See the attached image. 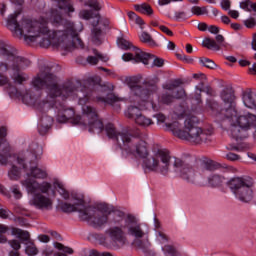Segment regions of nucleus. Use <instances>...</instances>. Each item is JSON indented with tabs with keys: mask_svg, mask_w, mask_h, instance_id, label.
<instances>
[{
	"mask_svg": "<svg viewBox=\"0 0 256 256\" xmlns=\"http://www.w3.org/2000/svg\"><path fill=\"white\" fill-rule=\"evenodd\" d=\"M21 12H15L10 14L7 19L6 27L11 31L13 37L16 39H24L27 45L36 43L39 39L40 47L47 49L48 47H59L64 51L71 52L74 49H84L85 44L83 40L79 38V33L83 31V23L77 24L64 20L61 16V12L57 9H53L50 12V21L55 26L63 25L64 30L51 31L47 27L49 20L40 17L38 20L24 17L20 22H17V17Z\"/></svg>",
	"mask_w": 256,
	"mask_h": 256,
	"instance_id": "obj_1",
	"label": "nucleus"
},
{
	"mask_svg": "<svg viewBox=\"0 0 256 256\" xmlns=\"http://www.w3.org/2000/svg\"><path fill=\"white\" fill-rule=\"evenodd\" d=\"M31 85L36 91L48 89V99L57 97H61L64 101L69 97L79 99V105H82V116H75V110L72 108L64 109L58 112V123H67L71 120L73 125H80L84 129H88L89 133H102L105 129L103 121L99 119L97 109L85 105L90 99L89 89L83 86L81 81L68 80L59 85L57 76L51 73L50 68H41L39 73L32 78Z\"/></svg>",
	"mask_w": 256,
	"mask_h": 256,
	"instance_id": "obj_2",
	"label": "nucleus"
},
{
	"mask_svg": "<svg viewBox=\"0 0 256 256\" xmlns=\"http://www.w3.org/2000/svg\"><path fill=\"white\" fill-rule=\"evenodd\" d=\"M0 56L5 61V63L0 64V73H7L11 69L13 71L11 79L17 85H23L29 79V76L22 71L31 65V61L19 56L15 47L3 40H0Z\"/></svg>",
	"mask_w": 256,
	"mask_h": 256,
	"instance_id": "obj_3",
	"label": "nucleus"
},
{
	"mask_svg": "<svg viewBox=\"0 0 256 256\" xmlns=\"http://www.w3.org/2000/svg\"><path fill=\"white\" fill-rule=\"evenodd\" d=\"M197 123H199L197 117L190 116L184 121V128H182L181 124L177 121L166 123L165 126L173 133L174 137H178V139H182L183 141H189L196 145L211 141L213 129H202L197 126Z\"/></svg>",
	"mask_w": 256,
	"mask_h": 256,
	"instance_id": "obj_4",
	"label": "nucleus"
},
{
	"mask_svg": "<svg viewBox=\"0 0 256 256\" xmlns=\"http://www.w3.org/2000/svg\"><path fill=\"white\" fill-rule=\"evenodd\" d=\"M107 137L116 141L122 151H125L128 155H134L140 159L149 157V149L147 148V142L141 140L139 137L131 136L128 132H119L115 128V125L108 123L105 126Z\"/></svg>",
	"mask_w": 256,
	"mask_h": 256,
	"instance_id": "obj_5",
	"label": "nucleus"
},
{
	"mask_svg": "<svg viewBox=\"0 0 256 256\" xmlns=\"http://www.w3.org/2000/svg\"><path fill=\"white\" fill-rule=\"evenodd\" d=\"M59 207L63 213H78L80 221H86L94 229H101L107 223V215L92 205H86L83 199H78L74 204L61 202Z\"/></svg>",
	"mask_w": 256,
	"mask_h": 256,
	"instance_id": "obj_6",
	"label": "nucleus"
},
{
	"mask_svg": "<svg viewBox=\"0 0 256 256\" xmlns=\"http://www.w3.org/2000/svg\"><path fill=\"white\" fill-rule=\"evenodd\" d=\"M101 213L106 215L107 222L104 225H109L108 229L105 230V235L110 238L112 243H120V245H125L127 242V227L128 222H125V212L115 210V207L109 206L107 204L103 205Z\"/></svg>",
	"mask_w": 256,
	"mask_h": 256,
	"instance_id": "obj_7",
	"label": "nucleus"
},
{
	"mask_svg": "<svg viewBox=\"0 0 256 256\" xmlns=\"http://www.w3.org/2000/svg\"><path fill=\"white\" fill-rule=\"evenodd\" d=\"M24 187H26L28 193L33 195L32 199L29 201V204L40 211H51L53 209V199L47 196V193L51 191V183L42 182L39 183L36 180L27 178L23 182Z\"/></svg>",
	"mask_w": 256,
	"mask_h": 256,
	"instance_id": "obj_8",
	"label": "nucleus"
},
{
	"mask_svg": "<svg viewBox=\"0 0 256 256\" xmlns=\"http://www.w3.org/2000/svg\"><path fill=\"white\" fill-rule=\"evenodd\" d=\"M141 76H128L124 79V83L129 87L131 94L140 99V107L142 109H152V111H157L159 106L149 102V97L152 93L157 91V85L151 82H143L141 85Z\"/></svg>",
	"mask_w": 256,
	"mask_h": 256,
	"instance_id": "obj_9",
	"label": "nucleus"
},
{
	"mask_svg": "<svg viewBox=\"0 0 256 256\" xmlns=\"http://www.w3.org/2000/svg\"><path fill=\"white\" fill-rule=\"evenodd\" d=\"M171 165V154L167 149H159L152 156H146L142 162L145 173H158L167 177Z\"/></svg>",
	"mask_w": 256,
	"mask_h": 256,
	"instance_id": "obj_10",
	"label": "nucleus"
},
{
	"mask_svg": "<svg viewBox=\"0 0 256 256\" xmlns=\"http://www.w3.org/2000/svg\"><path fill=\"white\" fill-rule=\"evenodd\" d=\"M220 97L225 105V108L219 105V102L215 100H208L207 105L211 109L212 114L218 117L219 121L224 119H233L237 116V111L233 108V102L235 101V93L231 88H224L220 93Z\"/></svg>",
	"mask_w": 256,
	"mask_h": 256,
	"instance_id": "obj_11",
	"label": "nucleus"
},
{
	"mask_svg": "<svg viewBox=\"0 0 256 256\" xmlns=\"http://www.w3.org/2000/svg\"><path fill=\"white\" fill-rule=\"evenodd\" d=\"M227 185L241 203L253 201V178L249 176L234 177L227 182Z\"/></svg>",
	"mask_w": 256,
	"mask_h": 256,
	"instance_id": "obj_12",
	"label": "nucleus"
},
{
	"mask_svg": "<svg viewBox=\"0 0 256 256\" xmlns=\"http://www.w3.org/2000/svg\"><path fill=\"white\" fill-rule=\"evenodd\" d=\"M17 161L18 165H21L27 172L28 177H33L34 179H46L47 171L37 167L39 156L35 151H27L24 154V157H18Z\"/></svg>",
	"mask_w": 256,
	"mask_h": 256,
	"instance_id": "obj_13",
	"label": "nucleus"
},
{
	"mask_svg": "<svg viewBox=\"0 0 256 256\" xmlns=\"http://www.w3.org/2000/svg\"><path fill=\"white\" fill-rule=\"evenodd\" d=\"M174 173L186 181L187 183H195V179L197 178V172L195 168L181 160V158H175L173 163Z\"/></svg>",
	"mask_w": 256,
	"mask_h": 256,
	"instance_id": "obj_14",
	"label": "nucleus"
},
{
	"mask_svg": "<svg viewBox=\"0 0 256 256\" xmlns=\"http://www.w3.org/2000/svg\"><path fill=\"white\" fill-rule=\"evenodd\" d=\"M125 223H128L126 231L131 237L135 239H143L147 235V231L143 230L140 223H137V218L131 214L125 217Z\"/></svg>",
	"mask_w": 256,
	"mask_h": 256,
	"instance_id": "obj_15",
	"label": "nucleus"
},
{
	"mask_svg": "<svg viewBox=\"0 0 256 256\" xmlns=\"http://www.w3.org/2000/svg\"><path fill=\"white\" fill-rule=\"evenodd\" d=\"M134 53H125L122 56L123 61H133L134 63H143V65H149L151 59H155V56L141 51L137 47H133Z\"/></svg>",
	"mask_w": 256,
	"mask_h": 256,
	"instance_id": "obj_16",
	"label": "nucleus"
},
{
	"mask_svg": "<svg viewBox=\"0 0 256 256\" xmlns=\"http://www.w3.org/2000/svg\"><path fill=\"white\" fill-rule=\"evenodd\" d=\"M7 137V128L0 127V163L7 165V160L11 157V146L5 139Z\"/></svg>",
	"mask_w": 256,
	"mask_h": 256,
	"instance_id": "obj_17",
	"label": "nucleus"
},
{
	"mask_svg": "<svg viewBox=\"0 0 256 256\" xmlns=\"http://www.w3.org/2000/svg\"><path fill=\"white\" fill-rule=\"evenodd\" d=\"M22 101L25 105H37L40 109H51V107H55V101L47 99L39 102V98L33 96V92L30 90L26 91L22 96Z\"/></svg>",
	"mask_w": 256,
	"mask_h": 256,
	"instance_id": "obj_18",
	"label": "nucleus"
},
{
	"mask_svg": "<svg viewBox=\"0 0 256 256\" xmlns=\"http://www.w3.org/2000/svg\"><path fill=\"white\" fill-rule=\"evenodd\" d=\"M217 169H221V164L211 159H204L200 162V165L198 166V173L200 175H205L207 171H217Z\"/></svg>",
	"mask_w": 256,
	"mask_h": 256,
	"instance_id": "obj_19",
	"label": "nucleus"
},
{
	"mask_svg": "<svg viewBox=\"0 0 256 256\" xmlns=\"http://www.w3.org/2000/svg\"><path fill=\"white\" fill-rule=\"evenodd\" d=\"M237 123L238 126L241 127L242 129H251V126L255 125L256 123V115L248 113L245 115H240L237 118Z\"/></svg>",
	"mask_w": 256,
	"mask_h": 256,
	"instance_id": "obj_20",
	"label": "nucleus"
},
{
	"mask_svg": "<svg viewBox=\"0 0 256 256\" xmlns=\"http://www.w3.org/2000/svg\"><path fill=\"white\" fill-rule=\"evenodd\" d=\"M137 103H138V106H129L127 111L125 112V116L128 117V119H137V117L141 116L142 113H141V110L143 111H149L150 109H147V108H141V100L140 98H137Z\"/></svg>",
	"mask_w": 256,
	"mask_h": 256,
	"instance_id": "obj_21",
	"label": "nucleus"
},
{
	"mask_svg": "<svg viewBox=\"0 0 256 256\" xmlns=\"http://www.w3.org/2000/svg\"><path fill=\"white\" fill-rule=\"evenodd\" d=\"M243 103L248 109H256V93L249 90L244 91L242 95Z\"/></svg>",
	"mask_w": 256,
	"mask_h": 256,
	"instance_id": "obj_22",
	"label": "nucleus"
},
{
	"mask_svg": "<svg viewBox=\"0 0 256 256\" xmlns=\"http://www.w3.org/2000/svg\"><path fill=\"white\" fill-rule=\"evenodd\" d=\"M148 101L153 103V105H157L159 107L157 110L154 111H159V109H161V105H171V103L175 101V97L169 92H165L158 97V103H155L151 100Z\"/></svg>",
	"mask_w": 256,
	"mask_h": 256,
	"instance_id": "obj_23",
	"label": "nucleus"
},
{
	"mask_svg": "<svg viewBox=\"0 0 256 256\" xmlns=\"http://www.w3.org/2000/svg\"><path fill=\"white\" fill-rule=\"evenodd\" d=\"M51 125H53V118L51 116L42 117L38 125V133L40 135H47V132L51 129Z\"/></svg>",
	"mask_w": 256,
	"mask_h": 256,
	"instance_id": "obj_24",
	"label": "nucleus"
},
{
	"mask_svg": "<svg viewBox=\"0 0 256 256\" xmlns=\"http://www.w3.org/2000/svg\"><path fill=\"white\" fill-rule=\"evenodd\" d=\"M12 235H15L22 243L31 242V234H29V231L20 228H12Z\"/></svg>",
	"mask_w": 256,
	"mask_h": 256,
	"instance_id": "obj_25",
	"label": "nucleus"
},
{
	"mask_svg": "<svg viewBox=\"0 0 256 256\" xmlns=\"http://www.w3.org/2000/svg\"><path fill=\"white\" fill-rule=\"evenodd\" d=\"M231 135L236 141L247 139V130L241 126L234 125L231 127Z\"/></svg>",
	"mask_w": 256,
	"mask_h": 256,
	"instance_id": "obj_26",
	"label": "nucleus"
},
{
	"mask_svg": "<svg viewBox=\"0 0 256 256\" xmlns=\"http://www.w3.org/2000/svg\"><path fill=\"white\" fill-rule=\"evenodd\" d=\"M208 185L213 188L223 187L225 178L219 174H213L208 177Z\"/></svg>",
	"mask_w": 256,
	"mask_h": 256,
	"instance_id": "obj_27",
	"label": "nucleus"
},
{
	"mask_svg": "<svg viewBox=\"0 0 256 256\" xmlns=\"http://www.w3.org/2000/svg\"><path fill=\"white\" fill-rule=\"evenodd\" d=\"M94 53L96 56H88L86 59V61H87V63H89V65H97V63H99V59H100V61H103L104 63H107V61H109V58H107V56H103L102 54L97 52V50H94Z\"/></svg>",
	"mask_w": 256,
	"mask_h": 256,
	"instance_id": "obj_28",
	"label": "nucleus"
},
{
	"mask_svg": "<svg viewBox=\"0 0 256 256\" xmlns=\"http://www.w3.org/2000/svg\"><path fill=\"white\" fill-rule=\"evenodd\" d=\"M58 1V8L62 11H65V13H75V7H73V4H71L70 0H57Z\"/></svg>",
	"mask_w": 256,
	"mask_h": 256,
	"instance_id": "obj_29",
	"label": "nucleus"
},
{
	"mask_svg": "<svg viewBox=\"0 0 256 256\" xmlns=\"http://www.w3.org/2000/svg\"><path fill=\"white\" fill-rule=\"evenodd\" d=\"M5 85H8L9 93H12L13 95L17 93V88L11 85L9 77H7V75L5 74L0 73V87H3Z\"/></svg>",
	"mask_w": 256,
	"mask_h": 256,
	"instance_id": "obj_30",
	"label": "nucleus"
},
{
	"mask_svg": "<svg viewBox=\"0 0 256 256\" xmlns=\"http://www.w3.org/2000/svg\"><path fill=\"white\" fill-rule=\"evenodd\" d=\"M54 247H55L56 249H58V251H62V252H63V253H61V252L55 253L54 256H67V254H68V255H73V250H72V248H69V247H67V246H65V245H63V244H61V243H59V242H56V243L54 244ZM66 253H67V254H66Z\"/></svg>",
	"mask_w": 256,
	"mask_h": 256,
	"instance_id": "obj_31",
	"label": "nucleus"
},
{
	"mask_svg": "<svg viewBox=\"0 0 256 256\" xmlns=\"http://www.w3.org/2000/svg\"><path fill=\"white\" fill-rule=\"evenodd\" d=\"M98 101H102V103H107L108 105H112L115 106L117 105V107H119V103L121 101V98L117 97L115 94H109L106 98H98Z\"/></svg>",
	"mask_w": 256,
	"mask_h": 256,
	"instance_id": "obj_32",
	"label": "nucleus"
},
{
	"mask_svg": "<svg viewBox=\"0 0 256 256\" xmlns=\"http://www.w3.org/2000/svg\"><path fill=\"white\" fill-rule=\"evenodd\" d=\"M135 11H138V13H142L143 15H153V8H151V5L147 3H143L141 5L136 4L134 5Z\"/></svg>",
	"mask_w": 256,
	"mask_h": 256,
	"instance_id": "obj_33",
	"label": "nucleus"
},
{
	"mask_svg": "<svg viewBox=\"0 0 256 256\" xmlns=\"http://www.w3.org/2000/svg\"><path fill=\"white\" fill-rule=\"evenodd\" d=\"M135 123L139 125V127H150V125H153V120L142 114L135 118Z\"/></svg>",
	"mask_w": 256,
	"mask_h": 256,
	"instance_id": "obj_34",
	"label": "nucleus"
},
{
	"mask_svg": "<svg viewBox=\"0 0 256 256\" xmlns=\"http://www.w3.org/2000/svg\"><path fill=\"white\" fill-rule=\"evenodd\" d=\"M102 33H103V31L101 30V28H93L92 29L91 41H92V43H94V45H101V43H103L101 41Z\"/></svg>",
	"mask_w": 256,
	"mask_h": 256,
	"instance_id": "obj_35",
	"label": "nucleus"
},
{
	"mask_svg": "<svg viewBox=\"0 0 256 256\" xmlns=\"http://www.w3.org/2000/svg\"><path fill=\"white\" fill-rule=\"evenodd\" d=\"M54 187L55 189L58 191L59 195H61L62 199H69L70 195H69V191H67L65 189V187L63 186V184H61V182H54Z\"/></svg>",
	"mask_w": 256,
	"mask_h": 256,
	"instance_id": "obj_36",
	"label": "nucleus"
},
{
	"mask_svg": "<svg viewBox=\"0 0 256 256\" xmlns=\"http://www.w3.org/2000/svg\"><path fill=\"white\" fill-rule=\"evenodd\" d=\"M203 46L206 47V49H214V51H221V46H219V44H217V42L211 38H206L203 41Z\"/></svg>",
	"mask_w": 256,
	"mask_h": 256,
	"instance_id": "obj_37",
	"label": "nucleus"
},
{
	"mask_svg": "<svg viewBox=\"0 0 256 256\" xmlns=\"http://www.w3.org/2000/svg\"><path fill=\"white\" fill-rule=\"evenodd\" d=\"M117 43H118V46L120 47V49H124V51H127V50L133 48V44H131V42H129V40H127L123 36L118 37Z\"/></svg>",
	"mask_w": 256,
	"mask_h": 256,
	"instance_id": "obj_38",
	"label": "nucleus"
},
{
	"mask_svg": "<svg viewBox=\"0 0 256 256\" xmlns=\"http://www.w3.org/2000/svg\"><path fill=\"white\" fill-rule=\"evenodd\" d=\"M25 245H26V248H25L26 255L35 256L37 255V253H39V250L37 249V247L32 241L26 242Z\"/></svg>",
	"mask_w": 256,
	"mask_h": 256,
	"instance_id": "obj_39",
	"label": "nucleus"
},
{
	"mask_svg": "<svg viewBox=\"0 0 256 256\" xmlns=\"http://www.w3.org/2000/svg\"><path fill=\"white\" fill-rule=\"evenodd\" d=\"M140 41H142V43H148L151 47H155V45H157L155 40L151 37V34L147 32H142L140 35Z\"/></svg>",
	"mask_w": 256,
	"mask_h": 256,
	"instance_id": "obj_40",
	"label": "nucleus"
},
{
	"mask_svg": "<svg viewBox=\"0 0 256 256\" xmlns=\"http://www.w3.org/2000/svg\"><path fill=\"white\" fill-rule=\"evenodd\" d=\"M200 65H202L203 67H206L207 69H215V67H217V64H215V62L209 58H200L199 60Z\"/></svg>",
	"mask_w": 256,
	"mask_h": 256,
	"instance_id": "obj_41",
	"label": "nucleus"
},
{
	"mask_svg": "<svg viewBox=\"0 0 256 256\" xmlns=\"http://www.w3.org/2000/svg\"><path fill=\"white\" fill-rule=\"evenodd\" d=\"M96 13L97 12H94L93 10H81L79 13V16L81 19H85V21H89V19H93Z\"/></svg>",
	"mask_w": 256,
	"mask_h": 256,
	"instance_id": "obj_42",
	"label": "nucleus"
},
{
	"mask_svg": "<svg viewBox=\"0 0 256 256\" xmlns=\"http://www.w3.org/2000/svg\"><path fill=\"white\" fill-rule=\"evenodd\" d=\"M8 175L10 179H12L13 181H17V179H19V176L21 175V171L19 170V168H17V166H12L11 170L8 172Z\"/></svg>",
	"mask_w": 256,
	"mask_h": 256,
	"instance_id": "obj_43",
	"label": "nucleus"
},
{
	"mask_svg": "<svg viewBox=\"0 0 256 256\" xmlns=\"http://www.w3.org/2000/svg\"><path fill=\"white\" fill-rule=\"evenodd\" d=\"M162 251L166 256H177V250L171 245H165L162 247Z\"/></svg>",
	"mask_w": 256,
	"mask_h": 256,
	"instance_id": "obj_44",
	"label": "nucleus"
},
{
	"mask_svg": "<svg viewBox=\"0 0 256 256\" xmlns=\"http://www.w3.org/2000/svg\"><path fill=\"white\" fill-rule=\"evenodd\" d=\"M7 231H9V226L0 224V243H7V237L4 235Z\"/></svg>",
	"mask_w": 256,
	"mask_h": 256,
	"instance_id": "obj_45",
	"label": "nucleus"
},
{
	"mask_svg": "<svg viewBox=\"0 0 256 256\" xmlns=\"http://www.w3.org/2000/svg\"><path fill=\"white\" fill-rule=\"evenodd\" d=\"M191 12L193 13V15H207V8L199 7V6H193L191 8Z\"/></svg>",
	"mask_w": 256,
	"mask_h": 256,
	"instance_id": "obj_46",
	"label": "nucleus"
},
{
	"mask_svg": "<svg viewBox=\"0 0 256 256\" xmlns=\"http://www.w3.org/2000/svg\"><path fill=\"white\" fill-rule=\"evenodd\" d=\"M156 237L160 243H168L169 242V236L162 232L161 230L156 231Z\"/></svg>",
	"mask_w": 256,
	"mask_h": 256,
	"instance_id": "obj_47",
	"label": "nucleus"
},
{
	"mask_svg": "<svg viewBox=\"0 0 256 256\" xmlns=\"http://www.w3.org/2000/svg\"><path fill=\"white\" fill-rule=\"evenodd\" d=\"M204 83L201 82L199 85H197L195 87L196 89V94H195V99L198 103H201V93H203V87H204Z\"/></svg>",
	"mask_w": 256,
	"mask_h": 256,
	"instance_id": "obj_48",
	"label": "nucleus"
},
{
	"mask_svg": "<svg viewBox=\"0 0 256 256\" xmlns=\"http://www.w3.org/2000/svg\"><path fill=\"white\" fill-rule=\"evenodd\" d=\"M175 21H186V19H189L187 16V12L185 11H178L174 14Z\"/></svg>",
	"mask_w": 256,
	"mask_h": 256,
	"instance_id": "obj_49",
	"label": "nucleus"
},
{
	"mask_svg": "<svg viewBox=\"0 0 256 256\" xmlns=\"http://www.w3.org/2000/svg\"><path fill=\"white\" fill-rule=\"evenodd\" d=\"M244 25L247 27V29H253V27H256V20L253 17H250L246 20H244Z\"/></svg>",
	"mask_w": 256,
	"mask_h": 256,
	"instance_id": "obj_50",
	"label": "nucleus"
},
{
	"mask_svg": "<svg viewBox=\"0 0 256 256\" xmlns=\"http://www.w3.org/2000/svg\"><path fill=\"white\" fill-rule=\"evenodd\" d=\"M176 57H177V59H179L180 61H183L184 63H193V58H191L185 54L177 53Z\"/></svg>",
	"mask_w": 256,
	"mask_h": 256,
	"instance_id": "obj_51",
	"label": "nucleus"
},
{
	"mask_svg": "<svg viewBox=\"0 0 256 256\" xmlns=\"http://www.w3.org/2000/svg\"><path fill=\"white\" fill-rule=\"evenodd\" d=\"M173 96L174 99H185V97H187V93L185 92V89L182 88L177 90Z\"/></svg>",
	"mask_w": 256,
	"mask_h": 256,
	"instance_id": "obj_52",
	"label": "nucleus"
},
{
	"mask_svg": "<svg viewBox=\"0 0 256 256\" xmlns=\"http://www.w3.org/2000/svg\"><path fill=\"white\" fill-rule=\"evenodd\" d=\"M8 243L14 251H19V249H21V243L18 240H10Z\"/></svg>",
	"mask_w": 256,
	"mask_h": 256,
	"instance_id": "obj_53",
	"label": "nucleus"
},
{
	"mask_svg": "<svg viewBox=\"0 0 256 256\" xmlns=\"http://www.w3.org/2000/svg\"><path fill=\"white\" fill-rule=\"evenodd\" d=\"M241 9H244V11L251 12V0H245L244 2L240 3Z\"/></svg>",
	"mask_w": 256,
	"mask_h": 256,
	"instance_id": "obj_54",
	"label": "nucleus"
},
{
	"mask_svg": "<svg viewBox=\"0 0 256 256\" xmlns=\"http://www.w3.org/2000/svg\"><path fill=\"white\" fill-rule=\"evenodd\" d=\"M226 159L228 161H239V159H241V156L230 152V153L226 154Z\"/></svg>",
	"mask_w": 256,
	"mask_h": 256,
	"instance_id": "obj_55",
	"label": "nucleus"
},
{
	"mask_svg": "<svg viewBox=\"0 0 256 256\" xmlns=\"http://www.w3.org/2000/svg\"><path fill=\"white\" fill-rule=\"evenodd\" d=\"M92 19H94V20L92 21V27H94V29H95V28H98L97 26H98L99 23L101 22V14L96 13Z\"/></svg>",
	"mask_w": 256,
	"mask_h": 256,
	"instance_id": "obj_56",
	"label": "nucleus"
},
{
	"mask_svg": "<svg viewBox=\"0 0 256 256\" xmlns=\"http://www.w3.org/2000/svg\"><path fill=\"white\" fill-rule=\"evenodd\" d=\"M12 193H14L15 199H21V197H23L21 190H19V186H13Z\"/></svg>",
	"mask_w": 256,
	"mask_h": 256,
	"instance_id": "obj_57",
	"label": "nucleus"
},
{
	"mask_svg": "<svg viewBox=\"0 0 256 256\" xmlns=\"http://www.w3.org/2000/svg\"><path fill=\"white\" fill-rule=\"evenodd\" d=\"M165 65V60L163 58H154L153 67H163Z\"/></svg>",
	"mask_w": 256,
	"mask_h": 256,
	"instance_id": "obj_58",
	"label": "nucleus"
},
{
	"mask_svg": "<svg viewBox=\"0 0 256 256\" xmlns=\"http://www.w3.org/2000/svg\"><path fill=\"white\" fill-rule=\"evenodd\" d=\"M159 29H160V31H162V33H165L169 37H173V31L169 30V28H167V26L161 25V26H159Z\"/></svg>",
	"mask_w": 256,
	"mask_h": 256,
	"instance_id": "obj_59",
	"label": "nucleus"
},
{
	"mask_svg": "<svg viewBox=\"0 0 256 256\" xmlns=\"http://www.w3.org/2000/svg\"><path fill=\"white\" fill-rule=\"evenodd\" d=\"M202 91H204V93L207 95H210V97H215V90H213L211 86H206L204 89L202 88Z\"/></svg>",
	"mask_w": 256,
	"mask_h": 256,
	"instance_id": "obj_60",
	"label": "nucleus"
},
{
	"mask_svg": "<svg viewBox=\"0 0 256 256\" xmlns=\"http://www.w3.org/2000/svg\"><path fill=\"white\" fill-rule=\"evenodd\" d=\"M221 7H222V9H224V11H229V9H231V1L222 0Z\"/></svg>",
	"mask_w": 256,
	"mask_h": 256,
	"instance_id": "obj_61",
	"label": "nucleus"
},
{
	"mask_svg": "<svg viewBox=\"0 0 256 256\" xmlns=\"http://www.w3.org/2000/svg\"><path fill=\"white\" fill-rule=\"evenodd\" d=\"M215 39H216L217 45H219V46L220 45H222V46L225 45V44H223V43H225V37H223V35L218 34V35H216Z\"/></svg>",
	"mask_w": 256,
	"mask_h": 256,
	"instance_id": "obj_62",
	"label": "nucleus"
},
{
	"mask_svg": "<svg viewBox=\"0 0 256 256\" xmlns=\"http://www.w3.org/2000/svg\"><path fill=\"white\" fill-rule=\"evenodd\" d=\"M208 31H209V33H212L213 35H218L220 29H219V27H217L215 25H211L208 27Z\"/></svg>",
	"mask_w": 256,
	"mask_h": 256,
	"instance_id": "obj_63",
	"label": "nucleus"
},
{
	"mask_svg": "<svg viewBox=\"0 0 256 256\" xmlns=\"http://www.w3.org/2000/svg\"><path fill=\"white\" fill-rule=\"evenodd\" d=\"M89 7H91L92 9H94V11H101V4H99V2L95 1V2H91L89 4Z\"/></svg>",
	"mask_w": 256,
	"mask_h": 256,
	"instance_id": "obj_64",
	"label": "nucleus"
}]
</instances>
